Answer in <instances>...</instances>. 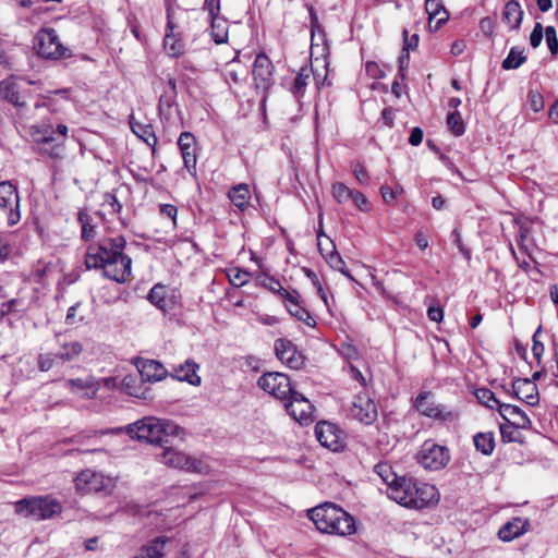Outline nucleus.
<instances>
[{
	"label": "nucleus",
	"mask_w": 558,
	"mask_h": 558,
	"mask_svg": "<svg viewBox=\"0 0 558 558\" xmlns=\"http://www.w3.org/2000/svg\"><path fill=\"white\" fill-rule=\"evenodd\" d=\"M130 438L165 447L170 438L178 436L183 429L174 422L155 416H146L126 427Z\"/></svg>",
	"instance_id": "nucleus-1"
},
{
	"label": "nucleus",
	"mask_w": 558,
	"mask_h": 558,
	"mask_svg": "<svg viewBox=\"0 0 558 558\" xmlns=\"http://www.w3.org/2000/svg\"><path fill=\"white\" fill-rule=\"evenodd\" d=\"M308 517L316 529L323 533L345 536L353 534L356 530L353 517L332 502L312 508L308 510Z\"/></svg>",
	"instance_id": "nucleus-2"
},
{
	"label": "nucleus",
	"mask_w": 558,
	"mask_h": 558,
	"mask_svg": "<svg viewBox=\"0 0 558 558\" xmlns=\"http://www.w3.org/2000/svg\"><path fill=\"white\" fill-rule=\"evenodd\" d=\"M68 132L65 124H58L56 129L45 123L31 128V136L38 146V153L52 159L63 156Z\"/></svg>",
	"instance_id": "nucleus-3"
},
{
	"label": "nucleus",
	"mask_w": 558,
	"mask_h": 558,
	"mask_svg": "<svg viewBox=\"0 0 558 558\" xmlns=\"http://www.w3.org/2000/svg\"><path fill=\"white\" fill-rule=\"evenodd\" d=\"M110 247H107V279L117 283H123L131 275L132 258L124 253L126 245L123 236L109 240Z\"/></svg>",
	"instance_id": "nucleus-4"
},
{
	"label": "nucleus",
	"mask_w": 558,
	"mask_h": 558,
	"mask_svg": "<svg viewBox=\"0 0 558 558\" xmlns=\"http://www.w3.org/2000/svg\"><path fill=\"white\" fill-rule=\"evenodd\" d=\"M15 510L24 517L47 520L61 513L62 506L57 499L49 496H35L16 501Z\"/></svg>",
	"instance_id": "nucleus-5"
},
{
	"label": "nucleus",
	"mask_w": 558,
	"mask_h": 558,
	"mask_svg": "<svg viewBox=\"0 0 558 558\" xmlns=\"http://www.w3.org/2000/svg\"><path fill=\"white\" fill-rule=\"evenodd\" d=\"M34 48L40 57L46 59L63 58L68 52L53 28L40 29L35 36Z\"/></svg>",
	"instance_id": "nucleus-6"
},
{
	"label": "nucleus",
	"mask_w": 558,
	"mask_h": 558,
	"mask_svg": "<svg viewBox=\"0 0 558 558\" xmlns=\"http://www.w3.org/2000/svg\"><path fill=\"white\" fill-rule=\"evenodd\" d=\"M163 48L172 58L181 56L184 51L180 17L177 16L175 12L170 8H167V25L163 38Z\"/></svg>",
	"instance_id": "nucleus-7"
},
{
	"label": "nucleus",
	"mask_w": 558,
	"mask_h": 558,
	"mask_svg": "<svg viewBox=\"0 0 558 558\" xmlns=\"http://www.w3.org/2000/svg\"><path fill=\"white\" fill-rule=\"evenodd\" d=\"M418 463L427 470H440L450 461L447 447L425 441L417 453Z\"/></svg>",
	"instance_id": "nucleus-8"
},
{
	"label": "nucleus",
	"mask_w": 558,
	"mask_h": 558,
	"mask_svg": "<svg viewBox=\"0 0 558 558\" xmlns=\"http://www.w3.org/2000/svg\"><path fill=\"white\" fill-rule=\"evenodd\" d=\"M257 386L280 400H286L292 390L289 376L279 372L263 374L257 380Z\"/></svg>",
	"instance_id": "nucleus-9"
},
{
	"label": "nucleus",
	"mask_w": 558,
	"mask_h": 558,
	"mask_svg": "<svg viewBox=\"0 0 558 558\" xmlns=\"http://www.w3.org/2000/svg\"><path fill=\"white\" fill-rule=\"evenodd\" d=\"M432 396L430 391L420 392L413 402L415 410L424 416L442 422L453 421L458 416L457 413L447 410L446 407L429 401Z\"/></svg>",
	"instance_id": "nucleus-10"
},
{
	"label": "nucleus",
	"mask_w": 558,
	"mask_h": 558,
	"mask_svg": "<svg viewBox=\"0 0 558 558\" xmlns=\"http://www.w3.org/2000/svg\"><path fill=\"white\" fill-rule=\"evenodd\" d=\"M19 207L17 189L10 181L0 182V208L7 210L9 226H14L20 221Z\"/></svg>",
	"instance_id": "nucleus-11"
},
{
	"label": "nucleus",
	"mask_w": 558,
	"mask_h": 558,
	"mask_svg": "<svg viewBox=\"0 0 558 558\" xmlns=\"http://www.w3.org/2000/svg\"><path fill=\"white\" fill-rule=\"evenodd\" d=\"M274 350L277 359L290 368L301 369L304 366L305 356L291 340L286 338L276 339Z\"/></svg>",
	"instance_id": "nucleus-12"
},
{
	"label": "nucleus",
	"mask_w": 558,
	"mask_h": 558,
	"mask_svg": "<svg viewBox=\"0 0 558 558\" xmlns=\"http://www.w3.org/2000/svg\"><path fill=\"white\" fill-rule=\"evenodd\" d=\"M284 407L289 415L301 424H307L312 420L313 405L301 393L294 389L288 395Z\"/></svg>",
	"instance_id": "nucleus-13"
},
{
	"label": "nucleus",
	"mask_w": 558,
	"mask_h": 558,
	"mask_svg": "<svg viewBox=\"0 0 558 558\" xmlns=\"http://www.w3.org/2000/svg\"><path fill=\"white\" fill-rule=\"evenodd\" d=\"M252 74L256 89L266 93L274 85V64L265 53L256 56Z\"/></svg>",
	"instance_id": "nucleus-14"
},
{
	"label": "nucleus",
	"mask_w": 558,
	"mask_h": 558,
	"mask_svg": "<svg viewBox=\"0 0 558 558\" xmlns=\"http://www.w3.org/2000/svg\"><path fill=\"white\" fill-rule=\"evenodd\" d=\"M350 414L365 425L373 424L378 415L375 402L366 393H360L353 398Z\"/></svg>",
	"instance_id": "nucleus-15"
},
{
	"label": "nucleus",
	"mask_w": 558,
	"mask_h": 558,
	"mask_svg": "<svg viewBox=\"0 0 558 558\" xmlns=\"http://www.w3.org/2000/svg\"><path fill=\"white\" fill-rule=\"evenodd\" d=\"M416 482L417 480L412 476H400L388 490V497L399 505L411 509Z\"/></svg>",
	"instance_id": "nucleus-16"
},
{
	"label": "nucleus",
	"mask_w": 558,
	"mask_h": 558,
	"mask_svg": "<svg viewBox=\"0 0 558 558\" xmlns=\"http://www.w3.org/2000/svg\"><path fill=\"white\" fill-rule=\"evenodd\" d=\"M161 462L170 468L181 469L189 472L201 470L202 462L171 447H163L160 456Z\"/></svg>",
	"instance_id": "nucleus-17"
},
{
	"label": "nucleus",
	"mask_w": 558,
	"mask_h": 558,
	"mask_svg": "<svg viewBox=\"0 0 558 558\" xmlns=\"http://www.w3.org/2000/svg\"><path fill=\"white\" fill-rule=\"evenodd\" d=\"M130 126L132 132L149 147H151L153 153H155L157 136L150 120L147 119L143 112L132 113L130 116Z\"/></svg>",
	"instance_id": "nucleus-18"
},
{
	"label": "nucleus",
	"mask_w": 558,
	"mask_h": 558,
	"mask_svg": "<svg viewBox=\"0 0 558 558\" xmlns=\"http://www.w3.org/2000/svg\"><path fill=\"white\" fill-rule=\"evenodd\" d=\"M315 436L319 444L332 451H338L341 445V430L337 425L323 421L315 426Z\"/></svg>",
	"instance_id": "nucleus-19"
},
{
	"label": "nucleus",
	"mask_w": 558,
	"mask_h": 558,
	"mask_svg": "<svg viewBox=\"0 0 558 558\" xmlns=\"http://www.w3.org/2000/svg\"><path fill=\"white\" fill-rule=\"evenodd\" d=\"M502 389L531 407L538 404L537 386L527 381V378H515L512 383L511 390L507 389L506 386H502Z\"/></svg>",
	"instance_id": "nucleus-20"
},
{
	"label": "nucleus",
	"mask_w": 558,
	"mask_h": 558,
	"mask_svg": "<svg viewBox=\"0 0 558 558\" xmlns=\"http://www.w3.org/2000/svg\"><path fill=\"white\" fill-rule=\"evenodd\" d=\"M178 147L181 151L184 167L189 173L196 177V140L191 132H183L178 138Z\"/></svg>",
	"instance_id": "nucleus-21"
},
{
	"label": "nucleus",
	"mask_w": 558,
	"mask_h": 558,
	"mask_svg": "<svg viewBox=\"0 0 558 558\" xmlns=\"http://www.w3.org/2000/svg\"><path fill=\"white\" fill-rule=\"evenodd\" d=\"M439 494L434 485L416 482L411 509H424L438 502Z\"/></svg>",
	"instance_id": "nucleus-22"
},
{
	"label": "nucleus",
	"mask_w": 558,
	"mask_h": 558,
	"mask_svg": "<svg viewBox=\"0 0 558 558\" xmlns=\"http://www.w3.org/2000/svg\"><path fill=\"white\" fill-rule=\"evenodd\" d=\"M104 475L90 470L82 471L75 478L76 489L83 494L97 493L104 488Z\"/></svg>",
	"instance_id": "nucleus-23"
},
{
	"label": "nucleus",
	"mask_w": 558,
	"mask_h": 558,
	"mask_svg": "<svg viewBox=\"0 0 558 558\" xmlns=\"http://www.w3.org/2000/svg\"><path fill=\"white\" fill-rule=\"evenodd\" d=\"M136 366L144 381H160L168 376V372L163 364L156 360L141 359Z\"/></svg>",
	"instance_id": "nucleus-24"
},
{
	"label": "nucleus",
	"mask_w": 558,
	"mask_h": 558,
	"mask_svg": "<svg viewBox=\"0 0 558 558\" xmlns=\"http://www.w3.org/2000/svg\"><path fill=\"white\" fill-rule=\"evenodd\" d=\"M499 413L502 418L518 428H527L531 426V420L519 407L508 403L499 405Z\"/></svg>",
	"instance_id": "nucleus-25"
},
{
	"label": "nucleus",
	"mask_w": 558,
	"mask_h": 558,
	"mask_svg": "<svg viewBox=\"0 0 558 558\" xmlns=\"http://www.w3.org/2000/svg\"><path fill=\"white\" fill-rule=\"evenodd\" d=\"M0 96L14 107H24L26 105L20 85L13 76L7 77L0 82Z\"/></svg>",
	"instance_id": "nucleus-26"
},
{
	"label": "nucleus",
	"mask_w": 558,
	"mask_h": 558,
	"mask_svg": "<svg viewBox=\"0 0 558 558\" xmlns=\"http://www.w3.org/2000/svg\"><path fill=\"white\" fill-rule=\"evenodd\" d=\"M198 365L193 360H186L183 364L173 367L170 377L178 381H186L193 386L201 385V377L197 375Z\"/></svg>",
	"instance_id": "nucleus-27"
},
{
	"label": "nucleus",
	"mask_w": 558,
	"mask_h": 558,
	"mask_svg": "<svg viewBox=\"0 0 558 558\" xmlns=\"http://www.w3.org/2000/svg\"><path fill=\"white\" fill-rule=\"evenodd\" d=\"M524 12L517 0H509L502 10L501 20L509 25L510 31H519Z\"/></svg>",
	"instance_id": "nucleus-28"
},
{
	"label": "nucleus",
	"mask_w": 558,
	"mask_h": 558,
	"mask_svg": "<svg viewBox=\"0 0 558 558\" xmlns=\"http://www.w3.org/2000/svg\"><path fill=\"white\" fill-rule=\"evenodd\" d=\"M299 298V292L294 290V294L283 303L286 310L298 320L303 322L307 326L314 327L316 324L315 320L311 316L310 312L301 306Z\"/></svg>",
	"instance_id": "nucleus-29"
},
{
	"label": "nucleus",
	"mask_w": 558,
	"mask_h": 558,
	"mask_svg": "<svg viewBox=\"0 0 558 558\" xmlns=\"http://www.w3.org/2000/svg\"><path fill=\"white\" fill-rule=\"evenodd\" d=\"M529 526V521L521 518H514L504 524L498 531V537L504 542H510L521 536Z\"/></svg>",
	"instance_id": "nucleus-30"
},
{
	"label": "nucleus",
	"mask_w": 558,
	"mask_h": 558,
	"mask_svg": "<svg viewBox=\"0 0 558 558\" xmlns=\"http://www.w3.org/2000/svg\"><path fill=\"white\" fill-rule=\"evenodd\" d=\"M331 250L329 252H325V248L323 247L322 243H318V250L320 254L324 256L325 260L329 264V266L340 271L342 275H344L350 280H354L353 276L350 274V271L345 267V263L341 255L336 250V246L331 240H329Z\"/></svg>",
	"instance_id": "nucleus-31"
},
{
	"label": "nucleus",
	"mask_w": 558,
	"mask_h": 558,
	"mask_svg": "<svg viewBox=\"0 0 558 558\" xmlns=\"http://www.w3.org/2000/svg\"><path fill=\"white\" fill-rule=\"evenodd\" d=\"M170 541L167 536H158L143 546L138 554L133 558H162L165 556V546Z\"/></svg>",
	"instance_id": "nucleus-32"
},
{
	"label": "nucleus",
	"mask_w": 558,
	"mask_h": 558,
	"mask_svg": "<svg viewBox=\"0 0 558 558\" xmlns=\"http://www.w3.org/2000/svg\"><path fill=\"white\" fill-rule=\"evenodd\" d=\"M85 266L88 270H100L105 275V246L89 245L85 255Z\"/></svg>",
	"instance_id": "nucleus-33"
},
{
	"label": "nucleus",
	"mask_w": 558,
	"mask_h": 558,
	"mask_svg": "<svg viewBox=\"0 0 558 558\" xmlns=\"http://www.w3.org/2000/svg\"><path fill=\"white\" fill-rule=\"evenodd\" d=\"M147 299L151 304H154L163 313H167L168 310L170 308L169 305L171 303V300L167 298L166 286L161 283H157L150 289Z\"/></svg>",
	"instance_id": "nucleus-34"
},
{
	"label": "nucleus",
	"mask_w": 558,
	"mask_h": 558,
	"mask_svg": "<svg viewBox=\"0 0 558 558\" xmlns=\"http://www.w3.org/2000/svg\"><path fill=\"white\" fill-rule=\"evenodd\" d=\"M83 351V344L77 340H64L60 342V349L56 356L64 362L76 359Z\"/></svg>",
	"instance_id": "nucleus-35"
},
{
	"label": "nucleus",
	"mask_w": 558,
	"mask_h": 558,
	"mask_svg": "<svg viewBox=\"0 0 558 558\" xmlns=\"http://www.w3.org/2000/svg\"><path fill=\"white\" fill-rule=\"evenodd\" d=\"M228 196L234 206H236L242 211L245 210L250 203L248 185L241 183L236 186H233L229 191Z\"/></svg>",
	"instance_id": "nucleus-36"
},
{
	"label": "nucleus",
	"mask_w": 558,
	"mask_h": 558,
	"mask_svg": "<svg viewBox=\"0 0 558 558\" xmlns=\"http://www.w3.org/2000/svg\"><path fill=\"white\" fill-rule=\"evenodd\" d=\"M211 37L216 44H223L228 40L227 20L220 15L209 17Z\"/></svg>",
	"instance_id": "nucleus-37"
},
{
	"label": "nucleus",
	"mask_w": 558,
	"mask_h": 558,
	"mask_svg": "<svg viewBox=\"0 0 558 558\" xmlns=\"http://www.w3.org/2000/svg\"><path fill=\"white\" fill-rule=\"evenodd\" d=\"M473 441L476 450L485 456H490L495 449V436L492 432L475 434Z\"/></svg>",
	"instance_id": "nucleus-38"
},
{
	"label": "nucleus",
	"mask_w": 558,
	"mask_h": 558,
	"mask_svg": "<svg viewBox=\"0 0 558 558\" xmlns=\"http://www.w3.org/2000/svg\"><path fill=\"white\" fill-rule=\"evenodd\" d=\"M425 10L428 14L429 21L438 17L437 26H440L442 23L448 20V12L440 2V0H426L425 1Z\"/></svg>",
	"instance_id": "nucleus-39"
},
{
	"label": "nucleus",
	"mask_w": 558,
	"mask_h": 558,
	"mask_svg": "<svg viewBox=\"0 0 558 558\" xmlns=\"http://www.w3.org/2000/svg\"><path fill=\"white\" fill-rule=\"evenodd\" d=\"M178 106L174 93H163L159 97L158 113L162 120L169 121L172 116L173 107Z\"/></svg>",
	"instance_id": "nucleus-40"
},
{
	"label": "nucleus",
	"mask_w": 558,
	"mask_h": 558,
	"mask_svg": "<svg viewBox=\"0 0 558 558\" xmlns=\"http://www.w3.org/2000/svg\"><path fill=\"white\" fill-rule=\"evenodd\" d=\"M312 72V69H308L307 66H302L300 72L294 78L293 85L291 87V93L295 98H301L304 93L305 88L307 86V80L310 78V73Z\"/></svg>",
	"instance_id": "nucleus-41"
},
{
	"label": "nucleus",
	"mask_w": 558,
	"mask_h": 558,
	"mask_svg": "<svg viewBox=\"0 0 558 558\" xmlns=\"http://www.w3.org/2000/svg\"><path fill=\"white\" fill-rule=\"evenodd\" d=\"M374 471L388 486V490L391 488L392 484L396 483L400 477L393 472L391 465L386 462L377 463L374 468Z\"/></svg>",
	"instance_id": "nucleus-42"
},
{
	"label": "nucleus",
	"mask_w": 558,
	"mask_h": 558,
	"mask_svg": "<svg viewBox=\"0 0 558 558\" xmlns=\"http://www.w3.org/2000/svg\"><path fill=\"white\" fill-rule=\"evenodd\" d=\"M526 61V56L523 51H519L515 47H512L508 56L504 59L501 66L504 70H514L520 68Z\"/></svg>",
	"instance_id": "nucleus-43"
},
{
	"label": "nucleus",
	"mask_w": 558,
	"mask_h": 558,
	"mask_svg": "<svg viewBox=\"0 0 558 558\" xmlns=\"http://www.w3.org/2000/svg\"><path fill=\"white\" fill-rule=\"evenodd\" d=\"M449 131L454 136H461L465 132V123L459 111L449 112L446 119Z\"/></svg>",
	"instance_id": "nucleus-44"
},
{
	"label": "nucleus",
	"mask_w": 558,
	"mask_h": 558,
	"mask_svg": "<svg viewBox=\"0 0 558 558\" xmlns=\"http://www.w3.org/2000/svg\"><path fill=\"white\" fill-rule=\"evenodd\" d=\"M475 398L480 403L486 405L487 408L494 410L498 409L502 403L496 398L495 393L488 388H478L474 392Z\"/></svg>",
	"instance_id": "nucleus-45"
},
{
	"label": "nucleus",
	"mask_w": 558,
	"mask_h": 558,
	"mask_svg": "<svg viewBox=\"0 0 558 558\" xmlns=\"http://www.w3.org/2000/svg\"><path fill=\"white\" fill-rule=\"evenodd\" d=\"M353 192L354 190L348 187L342 182H336L332 184V196L339 204L348 202L351 198Z\"/></svg>",
	"instance_id": "nucleus-46"
},
{
	"label": "nucleus",
	"mask_w": 558,
	"mask_h": 558,
	"mask_svg": "<svg viewBox=\"0 0 558 558\" xmlns=\"http://www.w3.org/2000/svg\"><path fill=\"white\" fill-rule=\"evenodd\" d=\"M51 270V264H44L38 262L32 269L29 278L36 283H44V280L48 272Z\"/></svg>",
	"instance_id": "nucleus-47"
},
{
	"label": "nucleus",
	"mask_w": 558,
	"mask_h": 558,
	"mask_svg": "<svg viewBox=\"0 0 558 558\" xmlns=\"http://www.w3.org/2000/svg\"><path fill=\"white\" fill-rule=\"evenodd\" d=\"M78 220L82 223V239L88 241L96 234L94 226L88 222L86 214L80 213Z\"/></svg>",
	"instance_id": "nucleus-48"
},
{
	"label": "nucleus",
	"mask_w": 558,
	"mask_h": 558,
	"mask_svg": "<svg viewBox=\"0 0 558 558\" xmlns=\"http://www.w3.org/2000/svg\"><path fill=\"white\" fill-rule=\"evenodd\" d=\"M545 36H546V41H547L548 49H549L550 53L553 56H557L558 54V39H557V34H556L555 27L547 26L545 28Z\"/></svg>",
	"instance_id": "nucleus-49"
},
{
	"label": "nucleus",
	"mask_w": 558,
	"mask_h": 558,
	"mask_svg": "<svg viewBox=\"0 0 558 558\" xmlns=\"http://www.w3.org/2000/svg\"><path fill=\"white\" fill-rule=\"evenodd\" d=\"M527 105L534 112H539L544 109V98L539 93L530 90L527 94Z\"/></svg>",
	"instance_id": "nucleus-50"
},
{
	"label": "nucleus",
	"mask_w": 558,
	"mask_h": 558,
	"mask_svg": "<svg viewBox=\"0 0 558 558\" xmlns=\"http://www.w3.org/2000/svg\"><path fill=\"white\" fill-rule=\"evenodd\" d=\"M230 282L235 287H242L248 281L250 274L245 270L235 268L228 275Z\"/></svg>",
	"instance_id": "nucleus-51"
},
{
	"label": "nucleus",
	"mask_w": 558,
	"mask_h": 558,
	"mask_svg": "<svg viewBox=\"0 0 558 558\" xmlns=\"http://www.w3.org/2000/svg\"><path fill=\"white\" fill-rule=\"evenodd\" d=\"M71 384L73 387L86 389V392L84 393V396L86 398H93L96 395V391L98 390V388L96 387V385L93 381L88 383V381H84L83 379H80V378L72 379Z\"/></svg>",
	"instance_id": "nucleus-52"
},
{
	"label": "nucleus",
	"mask_w": 558,
	"mask_h": 558,
	"mask_svg": "<svg viewBox=\"0 0 558 558\" xmlns=\"http://www.w3.org/2000/svg\"><path fill=\"white\" fill-rule=\"evenodd\" d=\"M350 199L361 211L366 213L371 210L369 202L362 192L354 190Z\"/></svg>",
	"instance_id": "nucleus-53"
},
{
	"label": "nucleus",
	"mask_w": 558,
	"mask_h": 558,
	"mask_svg": "<svg viewBox=\"0 0 558 558\" xmlns=\"http://www.w3.org/2000/svg\"><path fill=\"white\" fill-rule=\"evenodd\" d=\"M403 37V50L410 51L415 50L418 46V35L413 34L412 36H409L408 29H403L402 32Z\"/></svg>",
	"instance_id": "nucleus-54"
},
{
	"label": "nucleus",
	"mask_w": 558,
	"mask_h": 558,
	"mask_svg": "<svg viewBox=\"0 0 558 558\" xmlns=\"http://www.w3.org/2000/svg\"><path fill=\"white\" fill-rule=\"evenodd\" d=\"M58 359L56 354L46 353V354H39L38 356V368L41 372L49 371L54 363V360Z\"/></svg>",
	"instance_id": "nucleus-55"
},
{
	"label": "nucleus",
	"mask_w": 558,
	"mask_h": 558,
	"mask_svg": "<svg viewBox=\"0 0 558 558\" xmlns=\"http://www.w3.org/2000/svg\"><path fill=\"white\" fill-rule=\"evenodd\" d=\"M352 171L356 180L362 184L369 183L367 170L359 162L352 165Z\"/></svg>",
	"instance_id": "nucleus-56"
},
{
	"label": "nucleus",
	"mask_w": 558,
	"mask_h": 558,
	"mask_svg": "<svg viewBox=\"0 0 558 558\" xmlns=\"http://www.w3.org/2000/svg\"><path fill=\"white\" fill-rule=\"evenodd\" d=\"M544 32L545 29L543 28V25L541 23H536L530 35V43L533 48H537L541 45Z\"/></svg>",
	"instance_id": "nucleus-57"
},
{
	"label": "nucleus",
	"mask_w": 558,
	"mask_h": 558,
	"mask_svg": "<svg viewBox=\"0 0 558 558\" xmlns=\"http://www.w3.org/2000/svg\"><path fill=\"white\" fill-rule=\"evenodd\" d=\"M366 74L375 80L381 78L385 76V72L379 68V65L374 61H367L365 64Z\"/></svg>",
	"instance_id": "nucleus-58"
},
{
	"label": "nucleus",
	"mask_w": 558,
	"mask_h": 558,
	"mask_svg": "<svg viewBox=\"0 0 558 558\" xmlns=\"http://www.w3.org/2000/svg\"><path fill=\"white\" fill-rule=\"evenodd\" d=\"M480 28L486 37H493L495 21L489 16H485L480 21Z\"/></svg>",
	"instance_id": "nucleus-59"
},
{
	"label": "nucleus",
	"mask_w": 558,
	"mask_h": 558,
	"mask_svg": "<svg viewBox=\"0 0 558 558\" xmlns=\"http://www.w3.org/2000/svg\"><path fill=\"white\" fill-rule=\"evenodd\" d=\"M409 52L410 51L402 49V52H401L400 57L398 58L399 74L402 80L405 78V71L408 70L409 63H410V53Z\"/></svg>",
	"instance_id": "nucleus-60"
},
{
	"label": "nucleus",
	"mask_w": 558,
	"mask_h": 558,
	"mask_svg": "<svg viewBox=\"0 0 558 558\" xmlns=\"http://www.w3.org/2000/svg\"><path fill=\"white\" fill-rule=\"evenodd\" d=\"M542 327L539 326L535 333L533 335V347L532 352L534 357L539 362L541 357L544 353V344L537 340V335L541 332Z\"/></svg>",
	"instance_id": "nucleus-61"
},
{
	"label": "nucleus",
	"mask_w": 558,
	"mask_h": 558,
	"mask_svg": "<svg viewBox=\"0 0 558 558\" xmlns=\"http://www.w3.org/2000/svg\"><path fill=\"white\" fill-rule=\"evenodd\" d=\"M159 213L162 216L170 218L172 220L173 225H175L177 215H178L177 206H174L172 204H161L159 206Z\"/></svg>",
	"instance_id": "nucleus-62"
},
{
	"label": "nucleus",
	"mask_w": 558,
	"mask_h": 558,
	"mask_svg": "<svg viewBox=\"0 0 558 558\" xmlns=\"http://www.w3.org/2000/svg\"><path fill=\"white\" fill-rule=\"evenodd\" d=\"M203 9L208 12L209 17L220 15V0H205Z\"/></svg>",
	"instance_id": "nucleus-63"
},
{
	"label": "nucleus",
	"mask_w": 558,
	"mask_h": 558,
	"mask_svg": "<svg viewBox=\"0 0 558 558\" xmlns=\"http://www.w3.org/2000/svg\"><path fill=\"white\" fill-rule=\"evenodd\" d=\"M423 135H424V133L421 128H418V126L413 128L411 131L410 137H409V143L412 146L420 145L423 141Z\"/></svg>",
	"instance_id": "nucleus-64"
}]
</instances>
